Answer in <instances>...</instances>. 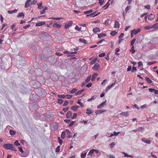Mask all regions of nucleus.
Returning a JSON list of instances; mask_svg holds the SVG:
<instances>
[{"mask_svg":"<svg viewBox=\"0 0 158 158\" xmlns=\"http://www.w3.org/2000/svg\"><path fill=\"white\" fill-rule=\"evenodd\" d=\"M3 147L6 149L10 150L15 152L17 151L16 149L14 147L13 144H12L6 143L3 145Z\"/></svg>","mask_w":158,"mask_h":158,"instance_id":"obj_1","label":"nucleus"},{"mask_svg":"<svg viewBox=\"0 0 158 158\" xmlns=\"http://www.w3.org/2000/svg\"><path fill=\"white\" fill-rule=\"evenodd\" d=\"M73 24V22L72 21H69L67 23L64 25V28L67 29L70 27Z\"/></svg>","mask_w":158,"mask_h":158,"instance_id":"obj_2","label":"nucleus"},{"mask_svg":"<svg viewBox=\"0 0 158 158\" xmlns=\"http://www.w3.org/2000/svg\"><path fill=\"white\" fill-rule=\"evenodd\" d=\"M100 68V65L98 63L95 64L93 67V69L95 70H98Z\"/></svg>","mask_w":158,"mask_h":158,"instance_id":"obj_3","label":"nucleus"},{"mask_svg":"<svg viewBox=\"0 0 158 158\" xmlns=\"http://www.w3.org/2000/svg\"><path fill=\"white\" fill-rule=\"evenodd\" d=\"M93 31L94 33H96L98 32L99 33L100 31V30L99 27H96L93 29Z\"/></svg>","mask_w":158,"mask_h":158,"instance_id":"obj_4","label":"nucleus"},{"mask_svg":"<svg viewBox=\"0 0 158 158\" xmlns=\"http://www.w3.org/2000/svg\"><path fill=\"white\" fill-rule=\"evenodd\" d=\"M140 31V29H138L137 30L134 29L133 30L131 31H132V33H133L134 35H136Z\"/></svg>","mask_w":158,"mask_h":158,"instance_id":"obj_5","label":"nucleus"},{"mask_svg":"<svg viewBox=\"0 0 158 158\" xmlns=\"http://www.w3.org/2000/svg\"><path fill=\"white\" fill-rule=\"evenodd\" d=\"M45 24V22L44 21H43L37 23L35 25V27H39L43 25H44Z\"/></svg>","mask_w":158,"mask_h":158,"instance_id":"obj_6","label":"nucleus"},{"mask_svg":"<svg viewBox=\"0 0 158 158\" xmlns=\"http://www.w3.org/2000/svg\"><path fill=\"white\" fill-rule=\"evenodd\" d=\"M94 152V149L90 150L87 156H89L90 157H92L93 156V154Z\"/></svg>","mask_w":158,"mask_h":158,"instance_id":"obj_7","label":"nucleus"},{"mask_svg":"<svg viewBox=\"0 0 158 158\" xmlns=\"http://www.w3.org/2000/svg\"><path fill=\"white\" fill-rule=\"evenodd\" d=\"M31 1V0H27L25 2V8H28L30 6V2Z\"/></svg>","mask_w":158,"mask_h":158,"instance_id":"obj_8","label":"nucleus"},{"mask_svg":"<svg viewBox=\"0 0 158 158\" xmlns=\"http://www.w3.org/2000/svg\"><path fill=\"white\" fill-rule=\"evenodd\" d=\"M86 113L88 115L93 113V111L89 108H87L86 110Z\"/></svg>","mask_w":158,"mask_h":158,"instance_id":"obj_9","label":"nucleus"},{"mask_svg":"<svg viewBox=\"0 0 158 158\" xmlns=\"http://www.w3.org/2000/svg\"><path fill=\"white\" fill-rule=\"evenodd\" d=\"M96 13V12H94L93 13H92L91 14H89V15H86V17H89V16H91V17H94V16H96L97 15H98L99 14H100V13L99 12L97 14H96V15H95Z\"/></svg>","mask_w":158,"mask_h":158,"instance_id":"obj_10","label":"nucleus"},{"mask_svg":"<svg viewBox=\"0 0 158 158\" xmlns=\"http://www.w3.org/2000/svg\"><path fill=\"white\" fill-rule=\"evenodd\" d=\"M53 27H56V28H59L61 27V25L57 23H55L53 24Z\"/></svg>","mask_w":158,"mask_h":158,"instance_id":"obj_11","label":"nucleus"},{"mask_svg":"<svg viewBox=\"0 0 158 158\" xmlns=\"http://www.w3.org/2000/svg\"><path fill=\"white\" fill-rule=\"evenodd\" d=\"M98 75V74L97 73H94L92 75V77L91 78V81H94Z\"/></svg>","mask_w":158,"mask_h":158,"instance_id":"obj_12","label":"nucleus"},{"mask_svg":"<svg viewBox=\"0 0 158 158\" xmlns=\"http://www.w3.org/2000/svg\"><path fill=\"white\" fill-rule=\"evenodd\" d=\"M114 27L116 28H118L119 27V23L118 21L115 20L114 21Z\"/></svg>","mask_w":158,"mask_h":158,"instance_id":"obj_13","label":"nucleus"},{"mask_svg":"<svg viewBox=\"0 0 158 158\" xmlns=\"http://www.w3.org/2000/svg\"><path fill=\"white\" fill-rule=\"evenodd\" d=\"M79 107V106H78L75 105L72 106L71 109L74 111H76Z\"/></svg>","mask_w":158,"mask_h":158,"instance_id":"obj_14","label":"nucleus"},{"mask_svg":"<svg viewBox=\"0 0 158 158\" xmlns=\"http://www.w3.org/2000/svg\"><path fill=\"white\" fill-rule=\"evenodd\" d=\"M106 101L102 102L100 105H99V106H97L98 109H99L102 108V107L104 105L106 104Z\"/></svg>","mask_w":158,"mask_h":158,"instance_id":"obj_15","label":"nucleus"},{"mask_svg":"<svg viewBox=\"0 0 158 158\" xmlns=\"http://www.w3.org/2000/svg\"><path fill=\"white\" fill-rule=\"evenodd\" d=\"M72 113L71 111H68L66 114V116L67 118H70L72 116Z\"/></svg>","mask_w":158,"mask_h":158,"instance_id":"obj_16","label":"nucleus"},{"mask_svg":"<svg viewBox=\"0 0 158 158\" xmlns=\"http://www.w3.org/2000/svg\"><path fill=\"white\" fill-rule=\"evenodd\" d=\"M98 38H101L104 37L106 36V35L105 34L101 33L99 34H98Z\"/></svg>","mask_w":158,"mask_h":158,"instance_id":"obj_17","label":"nucleus"},{"mask_svg":"<svg viewBox=\"0 0 158 158\" xmlns=\"http://www.w3.org/2000/svg\"><path fill=\"white\" fill-rule=\"evenodd\" d=\"M142 140L143 142L148 144H150L151 143V141L150 140H146L145 138H143Z\"/></svg>","mask_w":158,"mask_h":158,"instance_id":"obj_18","label":"nucleus"},{"mask_svg":"<svg viewBox=\"0 0 158 158\" xmlns=\"http://www.w3.org/2000/svg\"><path fill=\"white\" fill-rule=\"evenodd\" d=\"M154 17L155 15L152 14H151L148 16V19H149L152 20L154 18Z\"/></svg>","mask_w":158,"mask_h":158,"instance_id":"obj_19","label":"nucleus"},{"mask_svg":"<svg viewBox=\"0 0 158 158\" xmlns=\"http://www.w3.org/2000/svg\"><path fill=\"white\" fill-rule=\"evenodd\" d=\"M28 154L27 152H24L22 153V154L20 155V156L22 157H26L28 156Z\"/></svg>","mask_w":158,"mask_h":158,"instance_id":"obj_20","label":"nucleus"},{"mask_svg":"<svg viewBox=\"0 0 158 158\" xmlns=\"http://www.w3.org/2000/svg\"><path fill=\"white\" fill-rule=\"evenodd\" d=\"M42 2H40V3L39 4H38V3L37 4V5L38 6V9H43L44 7L42 6Z\"/></svg>","mask_w":158,"mask_h":158,"instance_id":"obj_21","label":"nucleus"},{"mask_svg":"<svg viewBox=\"0 0 158 158\" xmlns=\"http://www.w3.org/2000/svg\"><path fill=\"white\" fill-rule=\"evenodd\" d=\"M77 90V89L75 88L69 91V94H72L76 92Z\"/></svg>","mask_w":158,"mask_h":158,"instance_id":"obj_22","label":"nucleus"},{"mask_svg":"<svg viewBox=\"0 0 158 158\" xmlns=\"http://www.w3.org/2000/svg\"><path fill=\"white\" fill-rule=\"evenodd\" d=\"M17 10L15 9L14 10L11 11L8 10V13L10 14H12L13 13L16 12H17Z\"/></svg>","mask_w":158,"mask_h":158,"instance_id":"obj_23","label":"nucleus"},{"mask_svg":"<svg viewBox=\"0 0 158 158\" xmlns=\"http://www.w3.org/2000/svg\"><path fill=\"white\" fill-rule=\"evenodd\" d=\"M120 114L122 115H124L125 116H128V112L126 111L125 112H123L121 113Z\"/></svg>","mask_w":158,"mask_h":158,"instance_id":"obj_24","label":"nucleus"},{"mask_svg":"<svg viewBox=\"0 0 158 158\" xmlns=\"http://www.w3.org/2000/svg\"><path fill=\"white\" fill-rule=\"evenodd\" d=\"M84 90V89H83L81 90L78 91L75 94L77 96L79 95L80 94H81L83 92Z\"/></svg>","mask_w":158,"mask_h":158,"instance_id":"obj_25","label":"nucleus"},{"mask_svg":"<svg viewBox=\"0 0 158 158\" xmlns=\"http://www.w3.org/2000/svg\"><path fill=\"white\" fill-rule=\"evenodd\" d=\"M9 132L10 134L11 135H14L15 134V131L12 130H10Z\"/></svg>","mask_w":158,"mask_h":158,"instance_id":"obj_26","label":"nucleus"},{"mask_svg":"<svg viewBox=\"0 0 158 158\" xmlns=\"http://www.w3.org/2000/svg\"><path fill=\"white\" fill-rule=\"evenodd\" d=\"M80 41L82 43H83L85 44H87L86 40L84 39L80 38L79 39Z\"/></svg>","mask_w":158,"mask_h":158,"instance_id":"obj_27","label":"nucleus"},{"mask_svg":"<svg viewBox=\"0 0 158 158\" xmlns=\"http://www.w3.org/2000/svg\"><path fill=\"white\" fill-rule=\"evenodd\" d=\"M65 133L64 131H63L62 133V134L61 135V137L62 139H64L65 138Z\"/></svg>","mask_w":158,"mask_h":158,"instance_id":"obj_28","label":"nucleus"},{"mask_svg":"<svg viewBox=\"0 0 158 158\" xmlns=\"http://www.w3.org/2000/svg\"><path fill=\"white\" fill-rule=\"evenodd\" d=\"M97 60V58L94 59L93 60H92L90 61V64H94V63H95L96 62Z\"/></svg>","mask_w":158,"mask_h":158,"instance_id":"obj_29","label":"nucleus"},{"mask_svg":"<svg viewBox=\"0 0 158 158\" xmlns=\"http://www.w3.org/2000/svg\"><path fill=\"white\" fill-rule=\"evenodd\" d=\"M46 36V35L44 33H42L39 35V37L41 38H44Z\"/></svg>","mask_w":158,"mask_h":158,"instance_id":"obj_30","label":"nucleus"},{"mask_svg":"<svg viewBox=\"0 0 158 158\" xmlns=\"http://www.w3.org/2000/svg\"><path fill=\"white\" fill-rule=\"evenodd\" d=\"M119 133V132H116L114 131L113 134L110 135V137H112L114 135L116 136Z\"/></svg>","mask_w":158,"mask_h":158,"instance_id":"obj_31","label":"nucleus"},{"mask_svg":"<svg viewBox=\"0 0 158 158\" xmlns=\"http://www.w3.org/2000/svg\"><path fill=\"white\" fill-rule=\"evenodd\" d=\"M145 79L146 81L149 84H151L152 82V81L148 77H146L145 78Z\"/></svg>","mask_w":158,"mask_h":158,"instance_id":"obj_32","label":"nucleus"},{"mask_svg":"<svg viewBox=\"0 0 158 158\" xmlns=\"http://www.w3.org/2000/svg\"><path fill=\"white\" fill-rule=\"evenodd\" d=\"M109 5H110V3L109 2V1H108L107 2L106 4L105 5L103 6V7L105 8V9H106V8H107V7H109Z\"/></svg>","mask_w":158,"mask_h":158,"instance_id":"obj_33","label":"nucleus"},{"mask_svg":"<svg viewBox=\"0 0 158 158\" xmlns=\"http://www.w3.org/2000/svg\"><path fill=\"white\" fill-rule=\"evenodd\" d=\"M57 96L58 98H64L65 97V96L64 95L58 94Z\"/></svg>","mask_w":158,"mask_h":158,"instance_id":"obj_34","label":"nucleus"},{"mask_svg":"<svg viewBox=\"0 0 158 158\" xmlns=\"http://www.w3.org/2000/svg\"><path fill=\"white\" fill-rule=\"evenodd\" d=\"M96 98V97L94 96H92L91 98L89 99H88L87 100L88 102H90V101L95 99Z\"/></svg>","mask_w":158,"mask_h":158,"instance_id":"obj_35","label":"nucleus"},{"mask_svg":"<svg viewBox=\"0 0 158 158\" xmlns=\"http://www.w3.org/2000/svg\"><path fill=\"white\" fill-rule=\"evenodd\" d=\"M86 152H85L84 154H83L82 153H81V158H85L86 157Z\"/></svg>","mask_w":158,"mask_h":158,"instance_id":"obj_36","label":"nucleus"},{"mask_svg":"<svg viewBox=\"0 0 158 158\" xmlns=\"http://www.w3.org/2000/svg\"><path fill=\"white\" fill-rule=\"evenodd\" d=\"M24 15L23 12H21L19 13L18 15V17H21L22 16L24 17Z\"/></svg>","mask_w":158,"mask_h":158,"instance_id":"obj_37","label":"nucleus"},{"mask_svg":"<svg viewBox=\"0 0 158 158\" xmlns=\"http://www.w3.org/2000/svg\"><path fill=\"white\" fill-rule=\"evenodd\" d=\"M93 10H87L86 11H84V13L85 14H89L90 13H91L93 12Z\"/></svg>","mask_w":158,"mask_h":158,"instance_id":"obj_38","label":"nucleus"},{"mask_svg":"<svg viewBox=\"0 0 158 158\" xmlns=\"http://www.w3.org/2000/svg\"><path fill=\"white\" fill-rule=\"evenodd\" d=\"M131 7V6H128L125 9V10L127 12L129 10Z\"/></svg>","mask_w":158,"mask_h":158,"instance_id":"obj_39","label":"nucleus"},{"mask_svg":"<svg viewBox=\"0 0 158 158\" xmlns=\"http://www.w3.org/2000/svg\"><path fill=\"white\" fill-rule=\"evenodd\" d=\"M14 144L16 146L20 145V144L19 143L18 141L17 140H16L14 142Z\"/></svg>","mask_w":158,"mask_h":158,"instance_id":"obj_40","label":"nucleus"},{"mask_svg":"<svg viewBox=\"0 0 158 158\" xmlns=\"http://www.w3.org/2000/svg\"><path fill=\"white\" fill-rule=\"evenodd\" d=\"M64 101L63 100L61 99H58V102L60 104H61Z\"/></svg>","mask_w":158,"mask_h":158,"instance_id":"obj_41","label":"nucleus"},{"mask_svg":"<svg viewBox=\"0 0 158 158\" xmlns=\"http://www.w3.org/2000/svg\"><path fill=\"white\" fill-rule=\"evenodd\" d=\"M91 79V76H89L85 80V82H89Z\"/></svg>","mask_w":158,"mask_h":158,"instance_id":"obj_42","label":"nucleus"},{"mask_svg":"<svg viewBox=\"0 0 158 158\" xmlns=\"http://www.w3.org/2000/svg\"><path fill=\"white\" fill-rule=\"evenodd\" d=\"M105 53H102L98 55V56L99 57H103L105 56Z\"/></svg>","mask_w":158,"mask_h":158,"instance_id":"obj_43","label":"nucleus"},{"mask_svg":"<svg viewBox=\"0 0 158 158\" xmlns=\"http://www.w3.org/2000/svg\"><path fill=\"white\" fill-rule=\"evenodd\" d=\"M77 115L76 113H74L73 116L71 118L72 119H74L76 118L77 117Z\"/></svg>","mask_w":158,"mask_h":158,"instance_id":"obj_44","label":"nucleus"},{"mask_svg":"<svg viewBox=\"0 0 158 158\" xmlns=\"http://www.w3.org/2000/svg\"><path fill=\"white\" fill-rule=\"evenodd\" d=\"M58 141H59V143L61 145L63 143V141L62 139H61L60 137H58Z\"/></svg>","mask_w":158,"mask_h":158,"instance_id":"obj_45","label":"nucleus"},{"mask_svg":"<svg viewBox=\"0 0 158 158\" xmlns=\"http://www.w3.org/2000/svg\"><path fill=\"white\" fill-rule=\"evenodd\" d=\"M135 39H134L132 40H131V46H132L134 44L135 42Z\"/></svg>","mask_w":158,"mask_h":158,"instance_id":"obj_46","label":"nucleus"},{"mask_svg":"<svg viewBox=\"0 0 158 158\" xmlns=\"http://www.w3.org/2000/svg\"><path fill=\"white\" fill-rule=\"evenodd\" d=\"M156 63V61H151V62H149L148 63V64L149 65H152Z\"/></svg>","mask_w":158,"mask_h":158,"instance_id":"obj_47","label":"nucleus"},{"mask_svg":"<svg viewBox=\"0 0 158 158\" xmlns=\"http://www.w3.org/2000/svg\"><path fill=\"white\" fill-rule=\"evenodd\" d=\"M117 34V33L115 31H113L111 32L110 33V35H112V36H114L116 35Z\"/></svg>","mask_w":158,"mask_h":158,"instance_id":"obj_48","label":"nucleus"},{"mask_svg":"<svg viewBox=\"0 0 158 158\" xmlns=\"http://www.w3.org/2000/svg\"><path fill=\"white\" fill-rule=\"evenodd\" d=\"M130 51H131L132 53H134L135 52V51L134 49V47L133 46L131 47V50H130Z\"/></svg>","mask_w":158,"mask_h":158,"instance_id":"obj_49","label":"nucleus"},{"mask_svg":"<svg viewBox=\"0 0 158 158\" xmlns=\"http://www.w3.org/2000/svg\"><path fill=\"white\" fill-rule=\"evenodd\" d=\"M92 85V83L90 82V83H89L88 84H87L86 85V87L87 88H89V87H90Z\"/></svg>","mask_w":158,"mask_h":158,"instance_id":"obj_50","label":"nucleus"},{"mask_svg":"<svg viewBox=\"0 0 158 158\" xmlns=\"http://www.w3.org/2000/svg\"><path fill=\"white\" fill-rule=\"evenodd\" d=\"M60 151V146H58L56 148V152H59Z\"/></svg>","mask_w":158,"mask_h":158,"instance_id":"obj_51","label":"nucleus"},{"mask_svg":"<svg viewBox=\"0 0 158 158\" xmlns=\"http://www.w3.org/2000/svg\"><path fill=\"white\" fill-rule=\"evenodd\" d=\"M37 2V0H33V1L31 2V5H34Z\"/></svg>","mask_w":158,"mask_h":158,"instance_id":"obj_52","label":"nucleus"},{"mask_svg":"<svg viewBox=\"0 0 158 158\" xmlns=\"http://www.w3.org/2000/svg\"><path fill=\"white\" fill-rule=\"evenodd\" d=\"M65 96L67 97V98L68 99H70L72 98L73 96L72 95L67 94Z\"/></svg>","mask_w":158,"mask_h":158,"instance_id":"obj_53","label":"nucleus"},{"mask_svg":"<svg viewBox=\"0 0 158 158\" xmlns=\"http://www.w3.org/2000/svg\"><path fill=\"white\" fill-rule=\"evenodd\" d=\"M104 0H99V3L101 6L103 4Z\"/></svg>","mask_w":158,"mask_h":158,"instance_id":"obj_54","label":"nucleus"},{"mask_svg":"<svg viewBox=\"0 0 158 158\" xmlns=\"http://www.w3.org/2000/svg\"><path fill=\"white\" fill-rule=\"evenodd\" d=\"M144 28L145 29H149L152 28L151 26H147L144 27Z\"/></svg>","mask_w":158,"mask_h":158,"instance_id":"obj_55","label":"nucleus"},{"mask_svg":"<svg viewBox=\"0 0 158 158\" xmlns=\"http://www.w3.org/2000/svg\"><path fill=\"white\" fill-rule=\"evenodd\" d=\"M124 34L123 33H121L118 37V39H121V38L123 37Z\"/></svg>","mask_w":158,"mask_h":158,"instance_id":"obj_56","label":"nucleus"},{"mask_svg":"<svg viewBox=\"0 0 158 158\" xmlns=\"http://www.w3.org/2000/svg\"><path fill=\"white\" fill-rule=\"evenodd\" d=\"M19 151L22 153H23L24 151L21 147H18Z\"/></svg>","mask_w":158,"mask_h":158,"instance_id":"obj_57","label":"nucleus"},{"mask_svg":"<svg viewBox=\"0 0 158 158\" xmlns=\"http://www.w3.org/2000/svg\"><path fill=\"white\" fill-rule=\"evenodd\" d=\"M119 51V49L118 48H116L115 50V54L116 55H118V54L117 53V52Z\"/></svg>","mask_w":158,"mask_h":158,"instance_id":"obj_58","label":"nucleus"},{"mask_svg":"<svg viewBox=\"0 0 158 158\" xmlns=\"http://www.w3.org/2000/svg\"><path fill=\"white\" fill-rule=\"evenodd\" d=\"M74 123H75V122H74V121H72L71 122V123L69 124V127H72V126L73 125V124H74Z\"/></svg>","mask_w":158,"mask_h":158,"instance_id":"obj_59","label":"nucleus"},{"mask_svg":"<svg viewBox=\"0 0 158 158\" xmlns=\"http://www.w3.org/2000/svg\"><path fill=\"white\" fill-rule=\"evenodd\" d=\"M69 103L67 101H65L63 105L64 106H67Z\"/></svg>","mask_w":158,"mask_h":158,"instance_id":"obj_60","label":"nucleus"},{"mask_svg":"<svg viewBox=\"0 0 158 158\" xmlns=\"http://www.w3.org/2000/svg\"><path fill=\"white\" fill-rule=\"evenodd\" d=\"M75 29H76L78 31H80L81 30V27H78V26H76L75 27Z\"/></svg>","mask_w":158,"mask_h":158,"instance_id":"obj_61","label":"nucleus"},{"mask_svg":"<svg viewBox=\"0 0 158 158\" xmlns=\"http://www.w3.org/2000/svg\"><path fill=\"white\" fill-rule=\"evenodd\" d=\"M115 145V143L114 142H113L112 143H110V147L111 148L114 147V146Z\"/></svg>","mask_w":158,"mask_h":158,"instance_id":"obj_62","label":"nucleus"},{"mask_svg":"<svg viewBox=\"0 0 158 158\" xmlns=\"http://www.w3.org/2000/svg\"><path fill=\"white\" fill-rule=\"evenodd\" d=\"M69 109V107H67L65 108H64L63 109V110L64 112H65L67 111Z\"/></svg>","mask_w":158,"mask_h":158,"instance_id":"obj_63","label":"nucleus"},{"mask_svg":"<svg viewBox=\"0 0 158 158\" xmlns=\"http://www.w3.org/2000/svg\"><path fill=\"white\" fill-rule=\"evenodd\" d=\"M138 66L140 67L143 65V63L142 61H140L138 62Z\"/></svg>","mask_w":158,"mask_h":158,"instance_id":"obj_64","label":"nucleus"}]
</instances>
